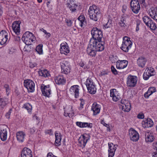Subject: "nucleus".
I'll return each instance as SVG.
<instances>
[{
  "instance_id": "41",
  "label": "nucleus",
  "mask_w": 157,
  "mask_h": 157,
  "mask_svg": "<svg viewBox=\"0 0 157 157\" xmlns=\"http://www.w3.org/2000/svg\"><path fill=\"white\" fill-rule=\"evenodd\" d=\"M23 107L26 109L29 113L31 112L32 109V105L29 103H26L24 104Z\"/></svg>"
},
{
  "instance_id": "23",
  "label": "nucleus",
  "mask_w": 157,
  "mask_h": 157,
  "mask_svg": "<svg viewBox=\"0 0 157 157\" xmlns=\"http://www.w3.org/2000/svg\"><path fill=\"white\" fill-rule=\"evenodd\" d=\"M21 157H32V152L30 149L25 147L21 151Z\"/></svg>"
},
{
  "instance_id": "31",
  "label": "nucleus",
  "mask_w": 157,
  "mask_h": 157,
  "mask_svg": "<svg viewBox=\"0 0 157 157\" xmlns=\"http://www.w3.org/2000/svg\"><path fill=\"white\" fill-rule=\"evenodd\" d=\"M55 134L56 137L55 145L56 146H58L61 144V134L57 131L55 132Z\"/></svg>"
},
{
  "instance_id": "55",
  "label": "nucleus",
  "mask_w": 157,
  "mask_h": 157,
  "mask_svg": "<svg viewBox=\"0 0 157 157\" xmlns=\"http://www.w3.org/2000/svg\"><path fill=\"white\" fill-rule=\"evenodd\" d=\"M68 109H65L64 112V116L65 117L69 116L70 117V112H68Z\"/></svg>"
},
{
  "instance_id": "15",
  "label": "nucleus",
  "mask_w": 157,
  "mask_h": 157,
  "mask_svg": "<svg viewBox=\"0 0 157 157\" xmlns=\"http://www.w3.org/2000/svg\"><path fill=\"white\" fill-rule=\"evenodd\" d=\"M110 91V96L114 101H117L121 98L120 94L116 89H111Z\"/></svg>"
},
{
  "instance_id": "61",
  "label": "nucleus",
  "mask_w": 157,
  "mask_h": 157,
  "mask_svg": "<svg viewBox=\"0 0 157 157\" xmlns=\"http://www.w3.org/2000/svg\"><path fill=\"white\" fill-rule=\"evenodd\" d=\"M45 133L46 134H49L50 135H52V131L51 129L47 130L45 131Z\"/></svg>"
},
{
  "instance_id": "11",
  "label": "nucleus",
  "mask_w": 157,
  "mask_h": 157,
  "mask_svg": "<svg viewBox=\"0 0 157 157\" xmlns=\"http://www.w3.org/2000/svg\"><path fill=\"white\" fill-rule=\"evenodd\" d=\"M130 6L131 9L133 13L136 14L139 12L140 6L138 0H131Z\"/></svg>"
},
{
  "instance_id": "60",
  "label": "nucleus",
  "mask_w": 157,
  "mask_h": 157,
  "mask_svg": "<svg viewBox=\"0 0 157 157\" xmlns=\"http://www.w3.org/2000/svg\"><path fill=\"white\" fill-rule=\"evenodd\" d=\"M47 157H57L56 156L54 155L52 152H49L47 155Z\"/></svg>"
},
{
  "instance_id": "2",
  "label": "nucleus",
  "mask_w": 157,
  "mask_h": 157,
  "mask_svg": "<svg viewBox=\"0 0 157 157\" xmlns=\"http://www.w3.org/2000/svg\"><path fill=\"white\" fill-rule=\"evenodd\" d=\"M22 40L26 45H31L35 41L36 38L32 33L27 31L23 34Z\"/></svg>"
},
{
  "instance_id": "6",
  "label": "nucleus",
  "mask_w": 157,
  "mask_h": 157,
  "mask_svg": "<svg viewBox=\"0 0 157 157\" xmlns=\"http://www.w3.org/2000/svg\"><path fill=\"white\" fill-rule=\"evenodd\" d=\"M90 42L97 51H102L104 49V43L101 40L95 41L92 39Z\"/></svg>"
},
{
  "instance_id": "48",
  "label": "nucleus",
  "mask_w": 157,
  "mask_h": 157,
  "mask_svg": "<svg viewBox=\"0 0 157 157\" xmlns=\"http://www.w3.org/2000/svg\"><path fill=\"white\" fill-rule=\"evenodd\" d=\"M40 30L41 31H42L44 32L46 35V36L48 37V38L49 37L51 36V34L49 33H47L46 31L44 30L43 28H42L40 29Z\"/></svg>"
},
{
  "instance_id": "36",
  "label": "nucleus",
  "mask_w": 157,
  "mask_h": 157,
  "mask_svg": "<svg viewBox=\"0 0 157 157\" xmlns=\"http://www.w3.org/2000/svg\"><path fill=\"white\" fill-rule=\"evenodd\" d=\"M156 89L154 87H150L148 89L147 91L145 93L144 96L146 98H147L149 96L151 95L152 93L155 92Z\"/></svg>"
},
{
  "instance_id": "13",
  "label": "nucleus",
  "mask_w": 157,
  "mask_h": 157,
  "mask_svg": "<svg viewBox=\"0 0 157 157\" xmlns=\"http://www.w3.org/2000/svg\"><path fill=\"white\" fill-rule=\"evenodd\" d=\"M89 139L90 136L87 134H85L81 135L78 140L80 146L84 147Z\"/></svg>"
},
{
  "instance_id": "18",
  "label": "nucleus",
  "mask_w": 157,
  "mask_h": 157,
  "mask_svg": "<svg viewBox=\"0 0 157 157\" xmlns=\"http://www.w3.org/2000/svg\"><path fill=\"white\" fill-rule=\"evenodd\" d=\"M6 126L5 125L0 127V138L2 141L6 140L7 137V131Z\"/></svg>"
},
{
  "instance_id": "44",
  "label": "nucleus",
  "mask_w": 157,
  "mask_h": 157,
  "mask_svg": "<svg viewBox=\"0 0 157 157\" xmlns=\"http://www.w3.org/2000/svg\"><path fill=\"white\" fill-rule=\"evenodd\" d=\"M149 25L148 27H149L151 29L154 30L156 29L157 27L156 25L153 21Z\"/></svg>"
},
{
  "instance_id": "24",
  "label": "nucleus",
  "mask_w": 157,
  "mask_h": 157,
  "mask_svg": "<svg viewBox=\"0 0 157 157\" xmlns=\"http://www.w3.org/2000/svg\"><path fill=\"white\" fill-rule=\"evenodd\" d=\"M41 89L42 94L45 96L49 97L51 94V90L49 85H42L41 86Z\"/></svg>"
},
{
  "instance_id": "57",
  "label": "nucleus",
  "mask_w": 157,
  "mask_h": 157,
  "mask_svg": "<svg viewBox=\"0 0 157 157\" xmlns=\"http://www.w3.org/2000/svg\"><path fill=\"white\" fill-rule=\"evenodd\" d=\"M72 109V107H69L68 108L65 109H68V112H70V114H71L73 113V110Z\"/></svg>"
},
{
  "instance_id": "56",
  "label": "nucleus",
  "mask_w": 157,
  "mask_h": 157,
  "mask_svg": "<svg viewBox=\"0 0 157 157\" xmlns=\"http://www.w3.org/2000/svg\"><path fill=\"white\" fill-rule=\"evenodd\" d=\"M29 65L30 67L33 68L36 65V64L35 62H30Z\"/></svg>"
},
{
  "instance_id": "51",
  "label": "nucleus",
  "mask_w": 157,
  "mask_h": 157,
  "mask_svg": "<svg viewBox=\"0 0 157 157\" xmlns=\"http://www.w3.org/2000/svg\"><path fill=\"white\" fill-rule=\"evenodd\" d=\"M111 70L112 73L115 75H116L118 74V72L116 69L114 68V66H112L111 67Z\"/></svg>"
},
{
  "instance_id": "47",
  "label": "nucleus",
  "mask_w": 157,
  "mask_h": 157,
  "mask_svg": "<svg viewBox=\"0 0 157 157\" xmlns=\"http://www.w3.org/2000/svg\"><path fill=\"white\" fill-rule=\"evenodd\" d=\"M150 18H149L148 16H144L143 18V20L144 22L145 23V24H148V22L149 20V19Z\"/></svg>"
},
{
  "instance_id": "14",
  "label": "nucleus",
  "mask_w": 157,
  "mask_h": 157,
  "mask_svg": "<svg viewBox=\"0 0 157 157\" xmlns=\"http://www.w3.org/2000/svg\"><path fill=\"white\" fill-rule=\"evenodd\" d=\"M129 134L130 139L133 141H137L139 138L138 132L132 128L129 130Z\"/></svg>"
},
{
  "instance_id": "52",
  "label": "nucleus",
  "mask_w": 157,
  "mask_h": 157,
  "mask_svg": "<svg viewBox=\"0 0 157 157\" xmlns=\"http://www.w3.org/2000/svg\"><path fill=\"white\" fill-rule=\"evenodd\" d=\"M80 100L81 103L79 108L80 109H81L83 108V106L85 104V102L84 101L83 99H81Z\"/></svg>"
},
{
  "instance_id": "3",
  "label": "nucleus",
  "mask_w": 157,
  "mask_h": 157,
  "mask_svg": "<svg viewBox=\"0 0 157 157\" xmlns=\"http://www.w3.org/2000/svg\"><path fill=\"white\" fill-rule=\"evenodd\" d=\"M91 34L92 37L90 41H91L92 39L95 41L101 40L102 38V31L97 28H94L91 31Z\"/></svg>"
},
{
  "instance_id": "63",
  "label": "nucleus",
  "mask_w": 157,
  "mask_h": 157,
  "mask_svg": "<svg viewBox=\"0 0 157 157\" xmlns=\"http://www.w3.org/2000/svg\"><path fill=\"white\" fill-rule=\"evenodd\" d=\"M127 6H123L122 7V11L124 13L127 9Z\"/></svg>"
},
{
  "instance_id": "17",
  "label": "nucleus",
  "mask_w": 157,
  "mask_h": 157,
  "mask_svg": "<svg viewBox=\"0 0 157 157\" xmlns=\"http://www.w3.org/2000/svg\"><path fill=\"white\" fill-rule=\"evenodd\" d=\"M108 157H113L115 154L117 145L113 143H109Z\"/></svg>"
},
{
  "instance_id": "58",
  "label": "nucleus",
  "mask_w": 157,
  "mask_h": 157,
  "mask_svg": "<svg viewBox=\"0 0 157 157\" xmlns=\"http://www.w3.org/2000/svg\"><path fill=\"white\" fill-rule=\"evenodd\" d=\"M138 118L140 119H142L144 117V114L142 113H140L137 116Z\"/></svg>"
},
{
  "instance_id": "53",
  "label": "nucleus",
  "mask_w": 157,
  "mask_h": 157,
  "mask_svg": "<svg viewBox=\"0 0 157 157\" xmlns=\"http://www.w3.org/2000/svg\"><path fill=\"white\" fill-rule=\"evenodd\" d=\"M12 109H9V111L6 113V116L7 118L9 119L10 118V116L11 113Z\"/></svg>"
},
{
  "instance_id": "29",
  "label": "nucleus",
  "mask_w": 157,
  "mask_h": 157,
  "mask_svg": "<svg viewBox=\"0 0 157 157\" xmlns=\"http://www.w3.org/2000/svg\"><path fill=\"white\" fill-rule=\"evenodd\" d=\"M60 53L65 55L67 54L69 52V47L67 44L64 43H61L60 44Z\"/></svg>"
},
{
  "instance_id": "20",
  "label": "nucleus",
  "mask_w": 157,
  "mask_h": 157,
  "mask_svg": "<svg viewBox=\"0 0 157 157\" xmlns=\"http://www.w3.org/2000/svg\"><path fill=\"white\" fill-rule=\"evenodd\" d=\"M21 22L19 21H16L14 22L12 24V29L15 33L17 34H19L20 31Z\"/></svg>"
},
{
  "instance_id": "64",
  "label": "nucleus",
  "mask_w": 157,
  "mask_h": 157,
  "mask_svg": "<svg viewBox=\"0 0 157 157\" xmlns=\"http://www.w3.org/2000/svg\"><path fill=\"white\" fill-rule=\"evenodd\" d=\"M153 146L157 151V141L153 143Z\"/></svg>"
},
{
  "instance_id": "28",
  "label": "nucleus",
  "mask_w": 157,
  "mask_h": 157,
  "mask_svg": "<svg viewBox=\"0 0 157 157\" xmlns=\"http://www.w3.org/2000/svg\"><path fill=\"white\" fill-rule=\"evenodd\" d=\"M101 106L96 103H94L91 108V109L93 112V115H96L99 113L100 111Z\"/></svg>"
},
{
  "instance_id": "45",
  "label": "nucleus",
  "mask_w": 157,
  "mask_h": 157,
  "mask_svg": "<svg viewBox=\"0 0 157 157\" xmlns=\"http://www.w3.org/2000/svg\"><path fill=\"white\" fill-rule=\"evenodd\" d=\"M7 95H8L10 92V89L9 86L7 84H5L4 86Z\"/></svg>"
},
{
  "instance_id": "54",
  "label": "nucleus",
  "mask_w": 157,
  "mask_h": 157,
  "mask_svg": "<svg viewBox=\"0 0 157 157\" xmlns=\"http://www.w3.org/2000/svg\"><path fill=\"white\" fill-rule=\"evenodd\" d=\"M65 22L67 24V26H70L72 25V22L71 20L66 19L65 20Z\"/></svg>"
},
{
  "instance_id": "37",
  "label": "nucleus",
  "mask_w": 157,
  "mask_h": 157,
  "mask_svg": "<svg viewBox=\"0 0 157 157\" xmlns=\"http://www.w3.org/2000/svg\"><path fill=\"white\" fill-rule=\"evenodd\" d=\"M39 75L44 77H47L50 76L48 71L46 70H40L38 71Z\"/></svg>"
},
{
  "instance_id": "33",
  "label": "nucleus",
  "mask_w": 157,
  "mask_h": 157,
  "mask_svg": "<svg viewBox=\"0 0 157 157\" xmlns=\"http://www.w3.org/2000/svg\"><path fill=\"white\" fill-rule=\"evenodd\" d=\"M146 61V59L143 57H141L137 59V64L139 67H144Z\"/></svg>"
},
{
  "instance_id": "27",
  "label": "nucleus",
  "mask_w": 157,
  "mask_h": 157,
  "mask_svg": "<svg viewBox=\"0 0 157 157\" xmlns=\"http://www.w3.org/2000/svg\"><path fill=\"white\" fill-rule=\"evenodd\" d=\"M54 80L56 83L58 85L63 84L65 83L66 79L62 75H59L54 77Z\"/></svg>"
},
{
  "instance_id": "46",
  "label": "nucleus",
  "mask_w": 157,
  "mask_h": 157,
  "mask_svg": "<svg viewBox=\"0 0 157 157\" xmlns=\"http://www.w3.org/2000/svg\"><path fill=\"white\" fill-rule=\"evenodd\" d=\"M112 25V21L111 20H109L107 23L104 26L105 28H108L110 27Z\"/></svg>"
},
{
  "instance_id": "21",
  "label": "nucleus",
  "mask_w": 157,
  "mask_h": 157,
  "mask_svg": "<svg viewBox=\"0 0 157 157\" xmlns=\"http://www.w3.org/2000/svg\"><path fill=\"white\" fill-rule=\"evenodd\" d=\"M94 45H92L90 43L89 44L87 48L86 51L88 54L90 56L94 57L96 55L97 51L95 48L94 47Z\"/></svg>"
},
{
  "instance_id": "49",
  "label": "nucleus",
  "mask_w": 157,
  "mask_h": 157,
  "mask_svg": "<svg viewBox=\"0 0 157 157\" xmlns=\"http://www.w3.org/2000/svg\"><path fill=\"white\" fill-rule=\"evenodd\" d=\"M146 69H148L150 71L149 72V74H150L151 76H153L154 75L155 72L154 69L153 68H151V67H150V68H147Z\"/></svg>"
},
{
  "instance_id": "16",
  "label": "nucleus",
  "mask_w": 157,
  "mask_h": 157,
  "mask_svg": "<svg viewBox=\"0 0 157 157\" xmlns=\"http://www.w3.org/2000/svg\"><path fill=\"white\" fill-rule=\"evenodd\" d=\"M144 136L145 141L147 143L152 142L155 139L153 134L150 131H146L145 132Z\"/></svg>"
},
{
  "instance_id": "7",
  "label": "nucleus",
  "mask_w": 157,
  "mask_h": 157,
  "mask_svg": "<svg viewBox=\"0 0 157 157\" xmlns=\"http://www.w3.org/2000/svg\"><path fill=\"white\" fill-rule=\"evenodd\" d=\"M10 34L9 32L2 30L0 32V44L1 45L6 44L9 41Z\"/></svg>"
},
{
  "instance_id": "12",
  "label": "nucleus",
  "mask_w": 157,
  "mask_h": 157,
  "mask_svg": "<svg viewBox=\"0 0 157 157\" xmlns=\"http://www.w3.org/2000/svg\"><path fill=\"white\" fill-rule=\"evenodd\" d=\"M129 20V17L128 15L127 14L122 15L119 23L120 25L124 27L129 26L130 25Z\"/></svg>"
},
{
  "instance_id": "25",
  "label": "nucleus",
  "mask_w": 157,
  "mask_h": 157,
  "mask_svg": "<svg viewBox=\"0 0 157 157\" xmlns=\"http://www.w3.org/2000/svg\"><path fill=\"white\" fill-rule=\"evenodd\" d=\"M142 126L144 128L151 127L153 125V122L150 118L144 120L142 123Z\"/></svg>"
},
{
  "instance_id": "39",
  "label": "nucleus",
  "mask_w": 157,
  "mask_h": 157,
  "mask_svg": "<svg viewBox=\"0 0 157 157\" xmlns=\"http://www.w3.org/2000/svg\"><path fill=\"white\" fill-rule=\"evenodd\" d=\"M149 12L151 17H155L156 13L157 14V8L151 7L149 10Z\"/></svg>"
},
{
  "instance_id": "26",
  "label": "nucleus",
  "mask_w": 157,
  "mask_h": 157,
  "mask_svg": "<svg viewBox=\"0 0 157 157\" xmlns=\"http://www.w3.org/2000/svg\"><path fill=\"white\" fill-rule=\"evenodd\" d=\"M128 63L126 60H119L116 63V67L118 69H124L126 67Z\"/></svg>"
},
{
  "instance_id": "34",
  "label": "nucleus",
  "mask_w": 157,
  "mask_h": 157,
  "mask_svg": "<svg viewBox=\"0 0 157 157\" xmlns=\"http://www.w3.org/2000/svg\"><path fill=\"white\" fill-rule=\"evenodd\" d=\"M25 134L22 131L18 132L17 133V140L21 142H23L24 140Z\"/></svg>"
},
{
  "instance_id": "50",
  "label": "nucleus",
  "mask_w": 157,
  "mask_h": 157,
  "mask_svg": "<svg viewBox=\"0 0 157 157\" xmlns=\"http://www.w3.org/2000/svg\"><path fill=\"white\" fill-rule=\"evenodd\" d=\"M16 52V49L13 48H11L8 50V53L10 54H12Z\"/></svg>"
},
{
  "instance_id": "19",
  "label": "nucleus",
  "mask_w": 157,
  "mask_h": 157,
  "mask_svg": "<svg viewBox=\"0 0 157 157\" xmlns=\"http://www.w3.org/2000/svg\"><path fill=\"white\" fill-rule=\"evenodd\" d=\"M121 102L122 104V109L123 110L126 112H128L131 109L130 103L127 100H121Z\"/></svg>"
},
{
  "instance_id": "1",
  "label": "nucleus",
  "mask_w": 157,
  "mask_h": 157,
  "mask_svg": "<svg viewBox=\"0 0 157 157\" xmlns=\"http://www.w3.org/2000/svg\"><path fill=\"white\" fill-rule=\"evenodd\" d=\"M88 13L90 18L95 21L98 20V18L100 14L99 9L95 5L90 6Z\"/></svg>"
},
{
  "instance_id": "9",
  "label": "nucleus",
  "mask_w": 157,
  "mask_h": 157,
  "mask_svg": "<svg viewBox=\"0 0 157 157\" xmlns=\"http://www.w3.org/2000/svg\"><path fill=\"white\" fill-rule=\"evenodd\" d=\"M138 81L137 77L135 76L129 75L127 78V85L128 87H135Z\"/></svg>"
},
{
  "instance_id": "59",
  "label": "nucleus",
  "mask_w": 157,
  "mask_h": 157,
  "mask_svg": "<svg viewBox=\"0 0 157 157\" xmlns=\"http://www.w3.org/2000/svg\"><path fill=\"white\" fill-rule=\"evenodd\" d=\"M14 40L16 41H19L20 40V38L18 36H16L14 37Z\"/></svg>"
},
{
  "instance_id": "43",
  "label": "nucleus",
  "mask_w": 157,
  "mask_h": 157,
  "mask_svg": "<svg viewBox=\"0 0 157 157\" xmlns=\"http://www.w3.org/2000/svg\"><path fill=\"white\" fill-rule=\"evenodd\" d=\"M30 45H27L25 46L24 48V50L25 51H27V52H29L33 49V48H32Z\"/></svg>"
},
{
  "instance_id": "38",
  "label": "nucleus",
  "mask_w": 157,
  "mask_h": 157,
  "mask_svg": "<svg viewBox=\"0 0 157 157\" xmlns=\"http://www.w3.org/2000/svg\"><path fill=\"white\" fill-rule=\"evenodd\" d=\"M8 103V99L6 98H2L0 99V105L2 108H4Z\"/></svg>"
},
{
  "instance_id": "5",
  "label": "nucleus",
  "mask_w": 157,
  "mask_h": 157,
  "mask_svg": "<svg viewBox=\"0 0 157 157\" xmlns=\"http://www.w3.org/2000/svg\"><path fill=\"white\" fill-rule=\"evenodd\" d=\"M86 85L89 92L92 94H94L96 92V88L94 82L90 78H88L86 82Z\"/></svg>"
},
{
  "instance_id": "8",
  "label": "nucleus",
  "mask_w": 157,
  "mask_h": 157,
  "mask_svg": "<svg viewBox=\"0 0 157 157\" xmlns=\"http://www.w3.org/2000/svg\"><path fill=\"white\" fill-rule=\"evenodd\" d=\"M61 69V72L65 74H67L70 71V67L69 62L64 59L60 63Z\"/></svg>"
},
{
  "instance_id": "40",
  "label": "nucleus",
  "mask_w": 157,
  "mask_h": 157,
  "mask_svg": "<svg viewBox=\"0 0 157 157\" xmlns=\"http://www.w3.org/2000/svg\"><path fill=\"white\" fill-rule=\"evenodd\" d=\"M149 71L148 69H146L143 75V78L144 80H147L150 76H151L149 74Z\"/></svg>"
},
{
  "instance_id": "10",
  "label": "nucleus",
  "mask_w": 157,
  "mask_h": 157,
  "mask_svg": "<svg viewBox=\"0 0 157 157\" xmlns=\"http://www.w3.org/2000/svg\"><path fill=\"white\" fill-rule=\"evenodd\" d=\"M24 85L27 89L29 92H33L34 91L35 84L32 80L30 79L25 80L24 82Z\"/></svg>"
},
{
  "instance_id": "30",
  "label": "nucleus",
  "mask_w": 157,
  "mask_h": 157,
  "mask_svg": "<svg viewBox=\"0 0 157 157\" xmlns=\"http://www.w3.org/2000/svg\"><path fill=\"white\" fill-rule=\"evenodd\" d=\"M76 124L81 128L88 127L91 128L92 127V124L91 123H89L86 122H76Z\"/></svg>"
},
{
  "instance_id": "32",
  "label": "nucleus",
  "mask_w": 157,
  "mask_h": 157,
  "mask_svg": "<svg viewBox=\"0 0 157 157\" xmlns=\"http://www.w3.org/2000/svg\"><path fill=\"white\" fill-rule=\"evenodd\" d=\"M67 7L72 12H75L76 11V8L78 7V5L73 2H71L67 3Z\"/></svg>"
},
{
  "instance_id": "42",
  "label": "nucleus",
  "mask_w": 157,
  "mask_h": 157,
  "mask_svg": "<svg viewBox=\"0 0 157 157\" xmlns=\"http://www.w3.org/2000/svg\"><path fill=\"white\" fill-rule=\"evenodd\" d=\"M43 45L40 44L38 45L36 47V50L39 54H42L43 53L42 50Z\"/></svg>"
},
{
  "instance_id": "35",
  "label": "nucleus",
  "mask_w": 157,
  "mask_h": 157,
  "mask_svg": "<svg viewBox=\"0 0 157 157\" xmlns=\"http://www.w3.org/2000/svg\"><path fill=\"white\" fill-rule=\"evenodd\" d=\"M78 21L80 22V26L81 27L85 26L86 24V21L85 16L83 15H81L78 18Z\"/></svg>"
},
{
  "instance_id": "22",
  "label": "nucleus",
  "mask_w": 157,
  "mask_h": 157,
  "mask_svg": "<svg viewBox=\"0 0 157 157\" xmlns=\"http://www.w3.org/2000/svg\"><path fill=\"white\" fill-rule=\"evenodd\" d=\"M79 88L78 85H74L71 86L69 91L71 94H74L75 98H77L79 96Z\"/></svg>"
},
{
  "instance_id": "4",
  "label": "nucleus",
  "mask_w": 157,
  "mask_h": 157,
  "mask_svg": "<svg viewBox=\"0 0 157 157\" xmlns=\"http://www.w3.org/2000/svg\"><path fill=\"white\" fill-rule=\"evenodd\" d=\"M132 43L129 38L125 36L123 37V41L121 49L125 52H128L129 50L131 48L132 46Z\"/></svg>"
},
{
  "instance_id": "62",
  "label": "nucleus",
  "mask_w": 157,
  "mask_h": 157,
  "mask_svg": "<svg viewBox=\"0 0 157 157\" xmlns=\"http://www.w3.org/2000/svg\"><path fill=\"white\" fill-rule=\"evenodd\" d=\"M101 123L103 124L104 126H106V127H108L109 126V125L107 124L106 123H105L104 121L103 120H101Z\"/></svg>"
}]
</instances>
